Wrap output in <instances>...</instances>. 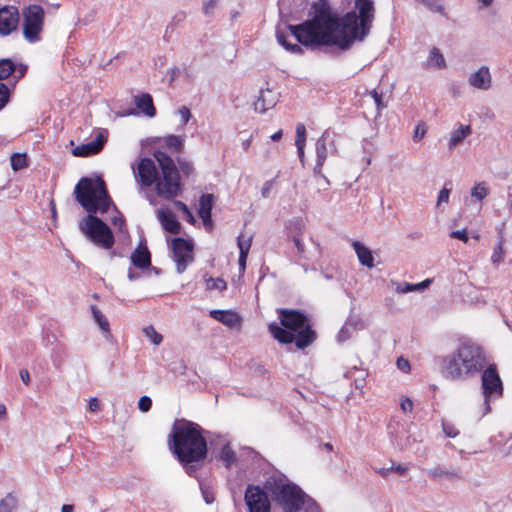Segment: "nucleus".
<instances>
[{
    "label": "nucleus",
    "mask_w": 512,
    "mask_h": 512,
    "mask_svg": "<svg viewBox=\"0 0 512 512\" xmlns=\"http://www.w3.org/2000/svg\"><path fill=\"white\" fill-rule=\"evenodd\" d=\"M485 355L482 349L472 343L461 344L456 351L441 359V373L445 378L462 380L483 370Z\"/></svg>",
    "instance_id": "obj_5"
},
{
    "label": "nucleus",
    "mask_w": 512,
    "mask_h": 512,
    "mask_svg": "<svg viewBox=\"0 0 512 512\" xmlns=\"http://www.w3.org/2000/svg\"><path fill=\"white\" fill-rule=\"evenodd\" d=\"M136 107L146 116L154 117L156 109L153 104L152 97L149 94H142L135 97Z\"/></svg>",
    "instance_id": "obj_24"
},
{
    "label": "nucleus",
    "mask_w": 512,
    "mask_h": 512,
    "mask_svg": "<svg viewBox=\"0 0 512 512\" xmlns=\"http://www.w3.org/2000/svg\"><path fill=\"white\" fill-rule=\"evenodd\" d=\"M428 65L430 67L442 69L446 67V61L440 50L436 47L430 50L428 56Z\"/></svg>",
    "instance_id": "obj_29"
},
{
    "label": "nucleus",
    "mask_w": 512,
    "mask_h": 512,
    "mask_svg": "<svg viewBox=\"0 0 512 512\" xmlns=\"http://www.w3.org/2000/svg\"><path fill=\"white\" fill-rule=\"evenodd\" d=\"M248 512H270L271 503L267 492L259 485L249 484L244 494Z\"/></svg>",
    "instance_id": "obj_10"
},
{
    "label": "nucleus",
    "mask_w": 512,
    "mask_h": 512,
    "mask_svg": "<svg viewBox=\"0 0 512 512\" xmlns=\"http://www.w3.org/2000/svg\"><path fill=\"white\" fill-rule=\"evenodd\" d=\"M92 317L94 322L98 325L100 331L102 332L104 338L107 341H112L114 339L111 330H110V324L107 319V317L101 312V310L95 306L91 305L90 307Z\"/></svg>",
    "instance_id": "obj_21"
},
{
    "label": "nucleus",
    "mask_w": 512,
    "mask_h": 512,
    "mask_svg": "<svg viewBox=\"0 0 512 512\" xmlns=\"http://www.w3.org/2000/svg\"><path fill=\"white\" fill-rule=\"evenodd\" d=\"M278 313L282 327L276 323L268 326L274 339L283 344L294 342L298 349H304L315 341L316 334L304 314L288 309H280Z\"/></svg>",
    "instance_id": "obj_4"
},
{
    "label": "nucleus",
    "mask_w": 512,
    "mask_h": 512,
    "mask_svg": "<svg viewBox=\"0 0 512 512\" xmlns=\"http://www.w3.org/2000/svg\"><path fill=\"white\" fill-rule=\"evenodd\" d=\"M99 401L97 398H91L89 400L88 410L90 413H96L99 410Z\"/></svg>",
    "instance_id": "obj_55"
},
{
    "label": "nucleus",
    "mask_w": 512,
    "mask_h": 512,
    "mask_svg": "<svg viewBox=\"0 0 512 512\" xmlns=\"http://www.w3.org/2000/svg\"><path fill=\"white\" fill-rule=\"evenodd\" d=\"M295 145L297 147L299 159L302 163H304V159H305L304 147H305V145H300V144H295Z\"/></svg>",
    "instance_id": "obj_64"
},
{
    "label": "nucleus",
    "mask_w": 512,
    "mask_h": 512,
    "mask_svg": "<svg viewBox=\"0 0 512 512\" xmlns=\"http://www.w3.org/2000/svg\"><path fill=\"white\" fill-rule=\"evenodd\" d=\"M219 458L227 468H230L236 462V454L229 444L222 447Z\"/></svg>",
    "instance_id": "obj_31"
},
{
    "label": "nucleus",
    "mask_w": 512,
    "mask_h": 512,
    "mask_svg": "<svg viewBox=\"0 0 512 512\" xmlns=\"http://www.w3.org/2000/svg\"><path fill=\"white\" fill-rule=\"evenodd\" d=\"M247 257L248 255L247 254H244V253H239V267H240V270L243 272L246 268V261H247Z\"/></svg>",
    "instance_id": "obj_61"
},
{
    "label": "nucleus",
    "mask_w": 512,
    "mask_h": 512,
    "mask_svg": "<svg viewBox=\"0 0 512 512\" xmlns=\"http://www.w3.org/2000/svg\"><path fill=\"white\" fill-rule=\"evenodd\" d=\"M450 236L452 238L459 239V240L463 241L464 243H467L468 240H469V237H468L466 229L452 231L450 233Z\"/></svg>",
    "instance_id": "obj_51"
},
{
    "label": "nucleus",
    "mask_w": 512,
    "mask_h": 512,
    "mask_svg": "<svg viewBox=\"0 0 512 512\" xmlns=\"http://www.w3.org/2000/svg\"><path fill=\"white\" fill-rule=\"evenodd\" d=\"M23 35L29 42H36L43 28L44 10L39 5H30L24 12Z\"/></svg>",
    "instance_id": "obj_8"
},
{
    "label": "nucleus",
    "mask_w": 512,
    "mask_h": 512,
    "mask_svg": "<svg viewBox=\"0 0 512 512\" xmlns=\"http://www.w3.org/2000/svg\"><path fill=\"white\" fill-rule=\"evenodd\" d=\"M132 264L140 269H145L151 265V254L145 245L140 244L130 256Z\"/></svg>",
    "instance_id": "obj_22"
},
{
    "label": "nucleus",
    "mask_w": 512,
    "mask_h": 512,
    "mask_svg": "<svg viewBox=\"0 0 512 512\" xmlns=\"http://www.w3.org/2000/svg\"><path fill=\"white\" fill-rule=\"evenodd\" d=\"M470 86L479 90H489L492 86V76L488 66L483 65L468 77Z\"/></svg>",
    "instance_id": "obj_15"
},
{
    "label": "nucleus",
    "mask_w": 512,
    "mask_h": 512,
    "mask_svg": "<svg viewBox=\"0 0 512 512\" xmlns=\"http://www.w3.org/2000/svg\"><path fill=\"white\" fill-rule=\"evenodd\" d=\"M171 249L173 253V260L176 263V271L181 274L194 260L193 242L183 238H175L172 240Z\"/></svg>",
    "instance_id": "obj_9"
},
{
    "label": "nucleus",
    "mask_w": 512,
    "mask_h": 512,
    "mask_svg": "<svg viewBox=\"0 0 512 512\" xmlns=\"http://www.w3.org/2000/svg\"><path fill=\"white\" fill-rule=\"evenodd\" d=\"M16 70V64L10 59H0V80L7 79Z\"/></svg>",
    "instance_id": "obj_32"
},
{
    "label": "nucleus",
    "mask_w": 512,
    "mask_h": 512,
    "mask_svg": "<svg viewBox=\"0 0 512 512\" xmlns=\"http://www.w3.org/2000/svg\"><path fill=\"white\" fill-rule=\"evenodd\" d=\"M135 180L142 187H151L157 180L158 170L150 158H142L136 166L132 165Z\"/></svg>",
    "instance_id": "obj_12"
},
{
    "label": "nucleus",
    "mask_w": 512,
    "mask_h": 512,
    "mask_svg": "<svg viewBox=\"0 0 512 512\" xmlns=\"http://www.w3.org/2000/svg\"><path fill=\"white\" fill-rule=\"evenodd\" d=\"M176 113L180 117V124H181V126L186 125L190 121V119L192 118L191 111L186 106H181L180 108H178Z\"/></svg>",
    "instance_id": "obj_43"
},
{
    "label": "nucleus",
    "mask_w": 512,
    "mask_h": 512,
    "mask_svg": "<svg viewBox=\"0 0 512 512\" xmlns=\"http://www.w3.org/2000/svg\"><path fill=\"white\" fill-rule=\"evenodd\" d=\"M155 144L158 148L168 149L172 153H181L185 146V136L165 135L156 138Z\"/></svg>",
    "instance_id": "obj_18"
},
{
    "label": "nucleus",
    "mask_w": 512,
    "mask_h": 512,
    "mask_svg": "<svg viewBox=\"0 0 512 512\" xmlns=\"http://www.w3.org/2000/svg\"><path fill=\"white\" fill-rule=\"evenodd\" d=\"M390 469L401 475L405 474L408 470L407 467H404L402 465H392Z\"/></svg>",
    "instance_id": "obj_63"
},
{
    "label": "nucleus",
    "mask_w": 512,
    "mask_h": 512,
    "mask_svg": "<svg viewBox=\"0 0 512 512\" xmlns=\"http://www.w3.org/2000/svg\"><path fill=\"white\" fill-rule=\"evenodd\" d=\"M423 6H425L429 11L433 13H438L440 15L445 16V8L439 0H416Z\"/></svg>",
    "instance_id": "obj_35"
},
{
    "label": "nucleus",
    "mask_w": 512,
    "mask_h": 512,
    "mask_svg": "<svg viewBox=\"0 0 512 512\" xmlns=\"http://www.w3.org/2000/svg\"><path fill=\"white\" fill-rule=\"evenodd\" d=\"M489 194V188L487 186V183L484 181L476 183L470 191V195L472 199H475L476 201H482L485 199Z\"/></svg>",
    "instance_id": "obj_30"
},
{
    "label": "nucleus",
    "mask_w": 512,
    "mask_h": 512,
    "mask_svg": "<svg viewBox=\"0 0 512 512\" xmlns=\"http://www.w3.org/2000/svg\"><path fill=\"white\" fill-rule=\"evenodd\" d=\"M210 316L229 328L239 326L241 322L240 316L233 311L212 310L210 311Z\"/></svg>",
    "instance_id": "obj_23"
},
{
    "label": "nucleus",
    "mask_w": 512,
    "mask_h": 512,
    "mask_svg": "<svg viewBox=\"0 0 512 512\" xmlns=\"http://www.w3.org/2000/svg\"><path fill=\"white\" fill-rule=\"evenodd\" d=\"M75 196L76 200L89 213L79 222L80 231L97 247L111 249L115 242L111 229L101 219L93 215L97 212H107L111 205L119 214L107 193L104 181L82 178L75 187Z\"/></svg>",
    "instance_id": "obj_2"
},
{
    "label": "nucleus",
    "mask_w": 512,
    "mask_h": 512,
    "mask_svg": "<svg viewBox=\"0 0 512 512\" xmlns=\"http://www.w3.org/2000/svg\"><path fill=\"white\" fill-rule=\"evenodd\" d=\"M203 278H204L207 290H219V291H222V290H225L226 287H227L226 281L223 280L222 278L208 277L207 274H205L203 276Z\"/></svg>",
    "instance_id": "obj_33"
},
{
    "label": "nucleus",
    "mask_w": 512,
    "mask_h": 512,
    "mask_svg": "<svg viewBox=\"0 0 512 512\" xmlns=\"http://www.w3.org/2000/svg\"><path fill=\"white\" fill-rule=\"evenodd\" d=\"M19 20V11L15 6H3L0 8V35H10L17 29Z\"/></svg>",
    "instance_id": "obj_13"
},
{
    "label": "nucleus",
    "mask_w": 512,
    "mask_h": 512,
    "mask_svg": "<svg viewBox=\"0 0 512 512\" xmlns=\"http://www.w3.org/2000/svg\"><path fill=\"white\" fill-rule=\"evenodd\" d=\"M306 143V128L302 123H298L296 126V139L295 144L305 145Z\"/></svg>",
    "instance_id": "obj_44"
},
{
    "label": "nucleus",
    "mask_w": 512,
    "mask_h": 512,
    "mask_svg": "<svg viewBox=\"0 0 512 512\" xmlns=\"http://www.w3.org/2000/svg\"><path fill=\"white\" fill-rule=\"evenodd\" d=\"M354 11L342 18L332 9L328 0L314 1L309 10V19L285 30L277 29L278 43L292 54H302L299 45L308 48L336 46L342 50L350 48L355 41H363L369 34L374 20L372 0H355Z\"/></svg>",
    "instance_id": "obj_1"
},
{
    "label": "nucleus",
    "mask_w": 512,
    "mask_h": 512,
    "mask_svg": "<svg viewBox=\"0 0 512 512\" xmlns=\"http://www.w3.org/2000/svg\"><path fill=\"white\" fill-rule=\"evenodd\" d=\"M154 156H155L156 160L158 161L162 172L178 171L173 159L169 155H167L165 152H163L161 150H156L154 152Z\"/></svg>",
    "instance_id": "obj_27"
},
{
    "label": "nucleus",
    "mask_w": 512,
    "mask_h": 512,
    "mask_svg": "<svg viewBox=\"0 0 512 512\" xmlns=\"http://www.w3.org/2000/svg\"><path fill=\"white\" fill-rule=\"evenodd\" d=\"M400 407L403 413H411L413 408V403L410 398L404 397L401 399Z\"/></svg>",
    "instance_id": "obj_53"
},
{
    "label": "nucleus",
    "mask_w": 512,
    "mask_h": 512,
    "mask_svg": "<svg viewBox=\"0 0 512 512\" xmlns=\"http://www.w3.org/2000/svg\"><path fill=\"white\" fill-rule=\"evenodd\" d=\"M352 246L357 254L359 262L368 268H372L374 266V258L370 249L358 241H354Z\"/></svg>",
    "instance_id": "obj_25"
},
{
    "label": "nucleus",
    "mask_w": 512,
    "mask_h": 512,
    "mask_svg": "<svg viewBox=\"0 0 512 512\" xmlns=\"http://www.w3.org/2000/svg\"><path fill=\"white\" fill-rule=\"evenodd\" d=\"M174 205H175V207H176L177 209H179L180 211H182L184 214H185V213H188V211H189L188 206H187L184 202H182V201L175 200V201H174Z\"/></svg>",
    "instance_id": "obj_62"
},
{
    "label": "nucleus",
    "mask_w": 512,
    "mask_h": 512,
    "mask_svg": "<svg viewBox=\"0 0 512 512\" xmlns=\"http://www.w3.org/2000/svg\"><path fill=\"white\" fill-rule=\"evenodd\" d=\"M20 378L24 382V384L28 385L30 383V374L27 369H21L20 372Z\"/></svg>",
    "instance_id": "obj_60"
},
{
    "label": "nucleus",
    "mask_w": 512,
    "mask_h": 512,
    "mask_svg": "<svg viewBox=\"0 0 512 512\" xmlns=\"http://www.w3.org/2000/svg\"><path fill=\"white\" fill-rule=\"evenodd\" d=\"M17 506V499L11 493H9L0 502V512H13Z\"/></svg>",
    "instance_id": "obj_38"
},
{
    "label": "nucleus",
    "mask_w": 512,
    "mask_h": 512,
    "mask_svg": "<svg viewBox=\"0 0 512 512\" xmlns=\"http://www.w3.org/2000/svg\"><path fill=\"white\" fill-rule=\"evenodd\" d=\"M201 492H202L204 501L207 504H211L214 502V500H215L214 492L212 491V489L210 487L201 485Z\"/></svg>",
    "instance_id": "obj_47"
},
{
    "label": "nucleus",
    "mask_w": 512,
    "mask_h": 512,
    "mask_svg": "<svg viewBox=\"0 0 512 512\" xmlns=\"http://www.w3.org/2000/svg\"><path fill=\"white\" fill-rule=\"evenodd\" d=\"M26 70H27V68L24 65H20L19 67L16 66V70L14 72V73H16V75L14 76L16 78V81H18L25 75Z\"/></svg>",
    "instance_id": "obj_59"
},
{
    "label": "nucleus",
    "mask_w": 512,
    "mask_h": 512,
    "mask_svg": "<svg viewBox=\"0 0 512 512\" xmlns=\"http://www.w3.org/2000/svg\"><path fill=\"white\" fill-rule=\"evenodd\" d=\"M482 389L485 397L484 414L490 413L489 402L503 394V384L494 364L489 365L482 373Z\"/></svg>",
    "instance_id": "obj_7"
},
{
    "label": "nucleus",
    "mask_w": 512,
    "mask_h": 512,
    "mask_svg": "<svg viewBox=\"0 0 512 512\" xmlns=\"http://www.w3.org/2000/svg\"><path fill=\"white\" fill-rule=\"evenodd\" d=\"M431 282H432V280L426 279V280H424V281H422L420 283L412 284V287H414V291H416V290H424V289L429 287Z\"/></svg>",
    "instance_id": "obj_58"
},
{
    "label": "nucleus",
    "mask_w": 512,
    "mask_h": 512,
    "mask_svg": "<svg viewBox=\"0 0 512 512\" xmlns=\"http://www.w3.org/2000/svg\"><path fill=\"white\" fill-rule=\"evenodd\" d=\"M395 291L398 294H404V293L414 291V287H412V284H410V283H397Z\"/></svg>",
    "instance_id": "obj_52"
},
{
    "label": "nucleus",
    "mask_w": 512,
    "mask_h": 512,
    "mask_svg": "<svg viewBox=\"0 0 512 512\" xmlns=\"http://www.w3.org/2000/svg\"><path fill=\"white\" fill-rule=\"evenodd\" d=\"M429 475L434 479H441L443 477L449 479L459 478V475L455 471H447L441 467H435L429 471Z\"/></svg>",
    "instance_id": "obj_36"
},
{
    "label": "nucleus",
    "mask_w": 512,
    "mask_h": 512,
    "mask_svg": "<svg viewBox=\"0 0 512 512\" xmlns=\"http://www.w3.org/2000/svg\"><path fill=\"white\" fill-rule=\"evenodd\" d=\"M277 102L278 93L267 85V87L260 89L259 96L254 102V110L258 113H264L273 108Z\"/></svg>",
    "instance_id": "obj_14"
},
{
    "label": "nucleus",
    "mask_w": 512,
    "mask_h": 512,
    "mask_svg": "<svg viewBox=\"0 0 512 512\" xmlns=\"http://www.w3.org/2000/svg\"><path fill=\"white\" fill-rule=\"evenodd\" d=\"M143 334L154 345H159L163 341L162 335L158 333L153 326L144 327Z\"/></svg>",
    "instance_id": "obj_37"
},
{
    "label": "nucleus",
    "mask_w": 512,
    "mask_h": 512,
    "mask_svg": "<svg viewBox=\"0 0 512 512\" xmlns=\"http://www.w3.org/2000/svg\"><path fill=\"white\" fill-rule=\"evenodd\" d=\"M111 222L112 224L115 226V227H118L119 230H122V228L124 227L125 225V220L124 218L121 216V215H118V216H114L112 219H111Z\"/></svg>",
    "instance_id": "obj_56"
},
{
    "label": "nucleus",
    "mask_w": 512,
    "mask_h": 512,
    "mask_svg": "<svg viewBox=\"0 0 512 512\" xmlns=\"http://www.w3.org/2000/svg\"><path fill=\"white\" fill-rule=\"evenodd\" d=\"M10 99V90L8 86L0 82V110H2Z\"/></svg>",
    "instance_id": "obj_42"
},
{
    "label": "nucleus",
    "mask_w": 512,
    "mask_h": 512,
    "mask_svg": "<svg viewBox=\"0 0 512 512\" xmlns=\"http://www.w3.org/2000/svg\"><path fill=\"white\" fill-rule=\"evenodd\" d=\"M157 218L162 227L169 233L178 234L181 225L176 219L174 213L168 208H161L157 211Z\"/></svg>",
    "instance_id": "obj_19"
},
{
    "label": "nucleus",
    "mask_w": 512,
    "mask_h": 512,
    "mask_svg": "<svg viewBox=\"0 0 512 512\" xmlns=\"http://www.w3.org/2000/svg\"><path fill=\"white\" fill-rule=\"evenodd\" d=\"M268 489L283 512H300L303 509L306 494L296 484L274 481Z\"/></svg>",
    "instance_id": "obj_6"
},
{
    "label": "nucleus",
    "mask_w": 512,
    "mask_h": 512,
    "mask_svg": "<svg viewBox=\"0 0 512 512\" xmlns=\"http://www.w3.org/2000/svg\"><path fill=\"white\" fill-rule=\"evenodd\" d=\"M504 243H505V239L501 235L493 248V252L491 255V262L496 267L504 261V258H505Z\"/></svg>",
    "instance_id": "obj_28"
},
{
    "label": "nucleus",
    "mask_w": 512,
    "mask_h": 512,
    "mask_svg": "<svg viewBox=\"0 0 512 512\" xmlns=\"http://www.w3.org/2000/svg\"><path fill=\"white\" fill-rule=\"evenodd\" d=\"M396 364L401 371L407 372L410 369L409 361L403 357L398 358Z\"/></svg>",
    "instance_id": "obj_54"
},
{
    "label": "nucleus",
    "mask_w": 512,
    "mask_h": 512,
    "mask_svg": "<svg viewBox=\"0 0 512 512\" xmlns=\"http://www.w3.org/2000/svg\"><path fill=\"white\" fill-rule=\"evenodd\" d=\"M426 132H427V129H426L425 124L423 122L419 123L415 127L413 139L415 141H420L425 136Z\"/></svg>",
    "instance_id": "obj_49"
},
{
    "label": "nucleus",
    "mask_w": 512,
    "mask_h": 512,
    "mask_svg": "<svg viewBox=\"0 0 512 512\" xmlns=\"http://www.w3.org/2000/svg\"><path fill=\"white\" fill-rule=\"evenodd\" d=\"M293 242L297 249L298 254H300V255L303 254L305 251V246H304L303 242L301 241V239L299 237H294Z\"/></svg>",
    "instance_id": "obj_57"
},
{
    "label": "nucleus",
    "mask_w": 512,
    "mask_h": 512,
    "mask_svg": "<svg viewBox=\"0 0 512 512\" xmlns=\"http://www.w3.org/2000/svg\"><path fill=\"white\" fill-rule=\"evenodd\" d=\"M356 331V325L353 322H346L337 334V341L342 343L350 339Z\"/></svg>",
    "instance_id": "obj_34"
},
{
    "label": "nucleus",
    "mask_w": 512,
    "mask_h": 512,
    "mask_svg": "<svg viewBox=\"0 0 512 512\" xmlns=\"http://www.w3.org/2000/svg\"><path fill=\"white\" fill-rule=\"evenodd\" d=\"M214 196L212 194H204L199 200L198 215L202 219L203 224L209 230L212 229L211 211L213 207Z\"/></svg>",
    "instance_id": "obj_20"
},
{
    "label": "nucleus",
    "mask_w": 512,
    "mask_h": 512,
    "mask_svg": "<svg viewBox=\"0 0 512 512\" xmlns=\"http://www.w3.org/2000/svg\"><path fill=\"white\" fill-rule=\"evenodd\" d=\"M170 438V449L179 462L190 464L205 459L207 443L196 423L184 418L176 420Z\"/></svg>",
    "instance_id": "obj_3"
},
{
    "label": "nucleus",
    "mask_w": 512,
    "mask_h": 512,
    "mask_svg": "<svg viewBox=\"0 0 512 512\" xmlns=\"http://www.w3.org/2000/svg\"><path fill=\"white\" fill-rule=\"evenodd\" d=\"M152 406V400L148 396H142L138 401L139 410L143 413H146L150 410Z\"/></svg>",
    "instance_id": "obj_46"
},
{
    "label": "nucleus",
    "mask_w": 512,
    "mask_h": 512,
    "mask_svg": "<svg viewBox=\"0 0 512 512\" xmlns=\"http://www.w3.org/2000/svg\"><path fill=\"white\" fill-rule=\"evenodd\" d=\"M370 95L376 104L377 110L380 112L385 107L382 101V95L379 94L376 90L370 91Z\"/></svg>",
    "instance_id": "obj_50"
},
{
    "label": "nucleus",
    "mask_w": 512,
    "mask_h": 512,
    "mask_svg": "<svg viewBox=\"0 0 512 512\" xmlns=\"http://www.w3.org/2000/svg\"><path fill=\"white\" fill-rule=\"evenodd\" d=\"M107 138L103 132H99L93 141L79 145L72 150L74 156L87 157L99 153Z\"/></svg>",
    "instance_id": "obj_17"
},
{
    "label": "nucleus",
    "mask_w": 512,
    "mask_h": 512,
    "mask_svg": "<svg viewBox=\"0 0 512 512\" xmlns=\"http://www.w3.org/2000/svg\"><path fill=\"white\" fill-rule=\"evenodd\" d=\"M154 184L157 195L165 199H172L181 192L180 175L178 171L162 172L161 177L157 176V180Z\"/></svg>",
    "instance_id": "obj_11"
},
{
    "label": "nucleus",
    "mask_w": 512,
    "mask_h": 512,
    "mask_svg": "<svg viewBox=\"0 0 512 512\" xmlns=\"http://www.w3.org/2000/svg\"><path fill=\"white\" fill-rule=\"evenodd\" d=\"M328 138L329 133L325 131L320 138L316 141V163L314 166V173L320 175L328 184V179L322 174L323 165L328 156Z\"/></svg>",
    "instance_id": "obj_16"
},
{
    "label": "nucleus",
    "mask_w": 512,
    "mask_h": 512,
    "mask_svg": "<svg viewBox=\"0 0 512 512\" xmlns=\"http://www.w3.org/2000/svg\"><path fill=\"white\" fill-rule=\"evenodd\" d=\"M218 0H204L203 1V12L206 15L213 14L215 8L217 7Z\"/></svg>",
    "instance_id": "obj_48"
},
{
    "label": "nucleus",
    "mask_w": 512,
    "mask_h": 512,
    "mask_svg": "<svg viewBox=\"0 0 512 512\" xmlns=\"http://www.w3.org/2000/svg\"><path fill=\"white\" fill-rule=\"evenodd\" d=\"M237 245L239 248V253L248 255L251 247V237H244L243 234L239 235Z\"/></svg>",
    "instance_id": "obj_40"
},
{
    "label": "nucleus",
    "mask_w": 512,
    "mask_h": 512,
    "mask_svg": "<svg viewBox=\"0 0 512 512\" xmlns=\"http://www.w3.org/2000/svg\"><path fill=\"white\" fill-rule=\"evenodd\" d=\"M11 167L14 171L21 170L27 166L25 154L14 153L11 155Z\"/></svg>",
    "instance_id": "obj_39"
},
{
    "label": "nucleus",
    "mask_w": 512,
    "mask_h": 512,
    "mask_svg": "<svg viewBox=\"0 0 512 512\" xmlns=\"http://www.w3.org/2000/svg\"><path fill=\"white\" fill-rule=\"evenodd\" d=\"M442 427L444 433L450 438H454L459 434V430L457 429L455 424L451 423L450 421H443Z\"/></svg>",
    "instance_id": "obj_45"
},
{
    "label": "nucleus",
    "mask_w": 512,
    "mask_h": 512,
    "mask_svg": "<svg viewBox=\"0 0 512 512\" xmlns=\"http://www.w3.org/2000/svg\"><path fill=\"white\" fill-rule=\"evenodd\" d=\"M446 185L447 184H445L444 187L439 191L436 202V207L438 209H440L442 204H447L449 202L451 188H447Z\"/></svg>",
    "instance_id": "obj_41"
},
{
    "label": "nucleus",
    "mask_w": 512,
    "mask_h": 512,
    "mask_svg": "<svg viewBox=\"0 0 512 512\" xmlns=\"http://www.w3.org/2000/svg\"><path fill=\"white\" fill-rule=\"evenodd\" d=\"M472 132L470 125H460L451 133L449 140V150H454L455 147L460 145L464 139Z\"/></svg>",
    "instance_id": "obj_26"
}]
</instances>
